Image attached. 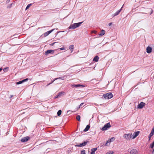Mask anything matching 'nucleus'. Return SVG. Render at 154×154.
<instances>
[{
	"instance_id": "obj_1",
	"label": "nucleus",
	"mask_w": 154,
	"mask_h": 154,
	"mask_svg": "<svg viewBox=\"0 0 154 154\" xmlns=\"http://www.w3.org/2000/svg\"><path fill=\"white\" fill-rule=\"evenodd\" d=\"M83 22H80L77 23H75L74 24H73L71 25H70L69 27V29H74L76 28L77 27H79V26H80L81 24Z\"/></svg>"
},
{
	"instance_id": "obj_2",
	"label": "nucleus",
	"mask_w": 154,
	"mask_h": 154,
	"mask_svg": "<svg viewBox=\"0 0 154 154\" xmlns=\"http://www.w3.org/2000/svg\"><path fill=\"white\" fill-rule=\"evenodd\" d=\"M103 97L106 99H109L113 97L112 94L111 93H107L103 94Z\"/></svg>"
},
{
	"instance_id": "obj_3",
	"label": "nucleus",
	"mask_w": 154,
	"mask_h": 154,
	"mask_svg": "<svg viewBox=\"0 0 154 154\" xmlns=\"http://www.w3.org/2000/svg\"><path fill=\"white\" fill-rule=\"evenodd\" d=\"M111 127L109 123H108L105 124L104 126L101 128L102 131H105Z\"/></svg>"
},
{
	"instance_id": "obj_4",
	"label": "nucleus",
	"mask_w": 154,
	"mask_h": 154,
	"mask_svg": "<svg viewBox=\"0 0 154 154\" xmlns=\"http://www.w3.org/2000/svg\"><path fill=\"white\" fill-rule=\"evenodd\" d=\"M122 8H123V6L121 7V9L120 10L118 11H116V12H115L114 14H112V17H114L118 15L119 14L120 12L121 11Z\"/></svg>"
},
{
	"instance_id": "obj_5",
	"label": "nucleus",
	"mask_w": 154,
	"mask_h": 154,
	"mask_svg": "<svg viewBox=\"0 0 154 154\" xmlns=\"http://www.w3.org/2000/svg\"><path fill=\"white\" fill-rule=\"evenodd\" d=\"M145 105V103L143 102H141L138 104L137 108L139 109H142Z\"/></svg>"
},
{
	"instance_id": "obj_6",
	"label": "nucleus",
	"mask_w": 154,
	"mask_h": 154,
	"mask_svg": "<svg viewBox=\"0 0 154 154\" xmlns=\"http://www.w3.org/2000/svg\"><path fill=\"white\" fill-rule=\"evenodd\" d=\"M130 133H129L124 134L123 136V137L125 139L127 140H129L130 139Z\"/></svg>"
},
{
	"instance_id": "obj_7",
	"label": "nucleus",
	"mask_w": 154,
	"mask_h": 154,
	"mask_svg": "<svg viewBox=\"0 0 154 154\" xmlns=\"http://www.w3.org/2000/svg\"><path fill=\"white\" fill-rule=\"evenodd\" d=\"M29 139V137L27 136L24 138H23L21 140V141L22 142H25L27 141Z\"/></svg>"
},
{
	"instance_id": "obj_8",
	"label": "nucleus",
	"mask_w": 154,
	"mask_h": 154,
	"mask_svg": "<svg viewBox=\"0 0 154 154\" xmlns=\"http://www.w3.org/2000/svg\"><path fill=\"white\" fill-rule=\"evenodd\" d=\"M54 29H52L50 31H47L44 33V36L45 37L48 36L49 34L52 32Z\"/></svg>"
},
{
	"instance_id": "obj_9",
	"label": "nucleus",
	"mask_w": 154,
	"mask_h": 154,
	"mask_svg": "<svg viewBox=\"0 0 154 154\" xmlns=\"http://www.w3.org/2000/svg\"><path fill=\"white\" fill-rule=\"evenodd\" d=\"M54 52V51L52 50H48L46 51L45 52V54L47 55L48 54L51 53H53Z\"/></svg>"
},
{
	"instance_id": "obj_10",
	"label": "nucleus",
	"mask_w": 154,
	"mask_h": 154,
	"mask_svg": "<svg viewBox=\"0 0 154 154\" xmlns=\"http://www.w3.org/2000/svg\"><path fill=\"white\" fill-rule=\"evenodd\" d=\"M146 51L147 53H150L152 52V48L151 47L148 46L146 48Z\"/></svg>"
},
{
	"instance_id": "obj_11",
	"label": "nucleus",
	"mask_w": 154,
	"mask_h": 154,
	"mask_svg": "<svg viewBox=\"0 0 154 154\" xmlns=\"http://www.w3.org/2000/svg\"><path fill=\"white\" fill-rule=\"evenodd\" d=\"M28 80V79L26 78L25 79H23L22 81H20L16 83L17 85H19L21 84L24 82H26Z\"/></svg>"
},
{
	"instance_id": "obj_12",
	"label": "nucleus",
	"mask_w": 154,
	"mask_h": 154,
	"mask_svg": "<svg viewBox=\"0 0 154 154\" xmlns=\"http://www.w3.org/2000/svg\"><path fill=\"white\" fill-rule=\"evenodd\" d=\"M139 132V131L135 132L133 134V137L132 139H134L138 135Z\"/></svg>"
},
{
	"instance_id": "obj_13",
	"label": "nucleus",
	"mask_w": 154,
	"mask_h": 154,
	"mask_svg": "<svg viewBox=\"0 0 154 154\" xmlns=\"http://www.w3.org/2000/svg\"><path fill=\"white\" fill-rule=\"evenodd\" d=\"M154 134V128H153L151 131V133L149 134V140H150V139L151 137L152 136V135Z\"/></svg>"
},
{
	"instance_id": "obj_14",
	"label": "nucleus",
	"mask_w": 154,
	"mask_h": 154,
	"mask_svg": "<svg viewBox=\"0 0 154 154\" xmlns=\"http://www.w3.org/2000/svg\"><path fill=\"white\" fill-rule=\"evenodd\" d=\"M130 154H137V151L135 149L131 150L130 152Z\"/></svg>"
},
{
	"instance_id": "obj_15",
	"label": "nucleus",
	"mask_w": 154,
	"mask_h": 154,
	"mask_svg": "<svg viewBox=\"0 0 154 154\" xmlns=\"http://www.w3.org/2000/svg\"><path fill=\"white\" fill-rule=\"evenodd\" d=\"M99 57L97 56H96L93 59V61H95V62H97L98 61L99 59Z\"/></svg>"
},
{
	"instance_id": "obj_16",
	"label": "nucleus",
	"mask_w": 154,
	"mask_h": 154,
	"mask_svg": "<svg viewBox=\"0 0 154 154\" xmlns=\"http://www.w3.org/2000/svg\"><path fill=\"white\" fill-rule=\"evenodd\" d=\"M97 148H95L92 149H91V154H95V152L97 150Z\"/></svg>"
},
{
	"instance_id": "obj_17",
	"label": "nucleus",
	"mask_w": 154,
	"mask_h": 154,
	"mask_svg": "<svg viewBox=\"0 0 154 154\" xmlns=\"http://www.w3.org/2000/svg\"><path fill=\"white\" fill-rule=\"evenodd\" d=\"M86 142H84L80 144V145L77 146L82 147L85 145L87 144Z\"/></svg>"
},
{
	"instance_id": "obj_18",
	"label": "nucleus",
	"mask_w": 154,
	"mask_h": 154,
	"mask_svg": "<svg viewBox=\"0 0 154 154\" xmlns=\"http://www.w3.org/2000/svg\"><path fill=\"white\" fill-rule=\"evenodd\" d=\"M105 31L103 29H102L100 33L99 34V35L100 36H102L105 34Z\"/></svg>"
},
{
	"instance_id": "obj_19",
	"label": "nucleus",
	"mask_w": 154,
	"mask_h": 154,
	"mask_svg": "<svg viewBox=\"0 0 154 154\" xmlns=\"http://www.w3.org/2000/svg\"><path fill=\"white\" fill-rule=\"evenodd\" d=\"M90 127V125H87V126H86V127L84 129V132H86V131H87L89 129Z\"/></svg>"
},
{
	"instance_id": "obj_20",
	"label": "nucleus",
	"mask_w": 154,
	"mask_h": 154,
	"mask_svg": "<svg viewBox=\"0 0 154 154\" xmlns=\"http://www.w3.org/2000/svg\"><path fill=\"white\" fill-rule=\"evenodd\" d=\"M58 79H60L62 80H63L64 77H60L59 78H55L53 81H52L50 83H51V84L52 83Z\"/></svg>"
},
{
	"instance_id": "obj_21",
	"label": "nucleus",
	"mask_w": 154,
	"mask_h": 154,
	"mask_svg": "<svg viewBox=\"0 0 154 154\" xmlns=\"http://www.w3.org/2000/svg\"><path fill=\"white\" fill-rule=\"evenodd\" d=\"M64 92H60L58 94H57V97H60L62 96L63 94L64 93Z\"/></svg>"
},
{
	"instance_id": "obj_22",
	"label": "nucleus",
	"mask_w": 154,
	"mask_h": 154,
	"mask_svg": "<svg viewBox=\"0 0 154 154\" xmlns=\"http://www.w3.org/2000/svg\"><path fill=\"white\" fill-rule=\"evenodd\" d=\"M62 111L61 110H58L57 112V115L58 116H59L61 114Z\"/></svg>"
},
{
	"instance_id": "obj_23",
	"label": "nucleus",
	"mask_w": 154,
	"mask_h": 154,
	"mask_svg": "<svg viewBox=\"0 0 154 154\" xmlns=\"http://www.w3.org/2000/svg\"><path fill=\"white\" fill-rule=\"evenodd\" d=\"M32 5V4H28L27 6H26V10H27Z\"/></svg>"
},
{
	"instance_id": "obj_24",
	"label": "nucleus",
	"mask_w": 154,
	"mask_h": 154,
	"mask_svg": "<svg viewBox=\"0 0 154 154\" xmlns=\"http://www.w3.org/2000/svg\"><path fill=\"white\" fill-rule=\"evenodd\" d=\"M76 119L79 121H80V116L79 115H78L76 116Z\"/></svg>"
},
{
	"instance_id": "obj_25",
	"label": "nucleus",
	"mask_w": 154,
	"mask_h": 154,
	"mask_svg": "<svg viewBox=\"0 0 154 154\" xmlns=\"http://www.w3.org/2000/svg\"><path fill=\"white\" fill-rule=\"evenodd\" d=\"M73 48H74V46L73 45H71L69 46V49H70L71 50H73Z\"/></svg>"
},
{
	"instance_id": "obj_26",
	"label": "nucleus",
	"mask_w": 154,
	"mask_h": 154,
	"mask_svg": "<svg viewBox=\"0 0 154 154\" xmlns=\"http://www.w3.org/2000/svg\"><path fill=\"white\" fill-rule=\"evenodd\" d=\"M75 87H76V88L79 87H84V86L83 85H80V84L76 85H75Z\"/></svg>"
},
{
	"instance_id": "obj_27",
	"label": "nucleus",
	"mask_w": 154,
	"mask_h": 154,
	"mask_svg": "<svg viewBox=\"0 0 154 154\" xmlns=\"http://www.w3.org/2000/svg\"><path fill=\"white\" fill-rule=\"evenodd\" d=\"M110 142H109V140H108L106 143L105 144V146H109V144H110Z\"/></svg>"
},
{
	"instance_id": "obj_28",
	"label": "nucleus",
	"mask_w": 154,
	"mask_h": 154,
	"mask_svg": "<svg viewBox=\"0 0 154 154\" xmlns=\"http://www.w3.org/2000/svg\"><path fill=\"white\" fill-rule=\"evenodd\" d=\"M81 154H85V150H82L81 152Z\"/></svg>"
},
{
	"instance_id": "obj_29",
	"label": "nucleus",
	"mask_w": 154,
	"mask_h": 154,
	"mask_svg": "<svg viewBox=\"0 0 154 154\" xmlns=\"http://www.w3.org/2000/svg\"><path fill=\"white\" fill-rule=\"evenodd\" d=\"M114 140V137H112L110 139H109L108 140H109V142H111L113 140Z\"/></svg>"
},
{
	"instance_id": "obj_30",
	"label": "nucleus",
	"mask_w": 154,
	"mask_h": 154,
	"mask_svg": "<svg viewBox=\"0 0 154 154\" xmlns=\"http://www.w3.org/2000/svg\"><path fill=\"white\" fill-rule=\"evenodd\" d=\"M97 32L96 31H94V30L92 31H91V33H94V34H96Z\"/></svg>"
},
{
	"instance_id": "obj_31",
	"label": "nucleus",
	"mask_w": 154,
	"mask_h": 154,
	"mask_svg": "<svg viewBox=\"0 0 154 154\" xmlns=\"http://www.w3.org/2000/svg\"><path fill=\"white\" fill-rule=\"evenodd\" d=\"M12 3H11V4H10L8 6V8H11V7H12Z\"/></svg>"
},
{
	"instance_id": "obj_32",
	"label": "nucleus",
	"mask_w": 154,
	"mask_h": 154,
	"mask_svg": "<svg viewBox=\"0 0 154 154\" xmlns=\"http://www.w3.org/2000/svg\"><path fill=\"white\" fill-rule=\"evenodd\" d=\"M154 146V144H151L150 145V147H151V148L152 149Z\"/></svg>"
},
{
	"instance_id": "obj_33",
	"label": "nucleus",
	"mask_w": 154,
	"mask_h": 154,
	"mask_svg": "<svg viewBox=\"0 0 154 154\" xmlns=\"http://www.w3.org/2000/svg\"><path fill=\"white\" fill-rule=\"evenodd\" d=\"M60 49L61 50H65V48H64V47L60 48Z\"/></svg>"
},
{
	"instance_id": "obj_34",
	"label": "nucleus",
	"mask_w": 154,
	"mask_h": 154,
	"mask_svg": "<svg viewBox=\"0 0 154 154\" xmlns=\"http://www.w3.org/2000/svg\"><path fill=\"white\" fill-rule=\"evenodd\" d=\"M130 135H131V136L130 137V138H131L132 139L133 137V134H130Z\"/></svg>"
},
{
	"instance_id": "obj_35",
	"label": "nucleus",
	"mask_w": 154,
	"mask_h": 154,
	"mask_svg": "<svg viewBox=\"0 0 154 154\" xmlns=\"http://www.w3.org/2000/svg\"><path fill=\"white\" fill-rule=\"evenodd\" d=\"M113 153V152H107L106 154H112Z\"/></svg>"
},
{
	"instance_id": "obj_36",
	"label": "nucleus",
	"mask_w": 154,
	"mask_h": 154,
	"mask_svg": "<svg viewBox=\"0 0 154 154\" xmlns=\"http://www.w3.org/2000/svg\"><path fill=\"white\" fill-rule=\"evenodd\" d=\"M56 42H54L51 44H50V45L51 46H53L54 45L55 43H56Z\"/></svg>"
},
{
	"instance_id": "obj_37",
	"label": "nucleus",
	"mask_w": 154,
	"mask_h": 154,
	"mask_svg": "<svg viewBox=\"0 0 154 154\" xmlns=\"http://www.w3.org/2000/svg\"><path fill=\"white\" fill-rule=\"evenodd\" d=\"M8 69V68H4V69H3V70L4 71H6V70L7 69Z\"/></svg>"
},
{
	"instance_id": "obj_38",
	"label": "nucleus",
	"mask_w": 154,
	"mask_h": 154,
	"mask_svg": "<svg viewBox=\"0 0 154 154\" xmlns=\"http://www.w3.org/2000/svg\"><path fill=\"white\" fill-rule=\"evenodd\" d=\"M84 104V103H82L80 105V106H79V108H80V107L82 106L83 104Z\"/></svg>"
},
{
	"instance_id": "obj_39",
	"label": "nucleus",
	"mask_w": 154,
	"mask_h": 154,
	"mask_svg": "<svg viewBox=\"0 0 154 154\" xmlns=\"http://www.w3.org/2000/svg\"><path fill=\"white\" fill-rule=\"evenodd\" d=\"M10 0H7L6 1V3H8L10 2Z\"/></svg>"
},
{
	"instance_id": "obj_40",
	"label": "nucleus",
	"mask_w": 154,
	"mask_h": 154,
	"mask_svg": "<svg viewBox=\"0 0 154 154\" xmlns=\"http://www.w3.org/2000/svg\"><path fill=\"white\" fill-rule=\"evenodd\" d=\"M50 149H49V148H48V149H46V151L48 152L49 151H50Z\"/></svg>"
},
{
	"instance_id": "obj_41",
	"label": "nucleus",
	"mask_w": 154,
	"mask_h": 154,
	"mask_svg": "<svg viewBox=\"0 0 154 154\" xmlns=\"http://www.w3.org/2000/svg\"><path fill=\"white\" fill-rule=\"evenodd\" d=\"M75 85H72L71 86L73 87H75Z\"/></svg>"
},
{
	"instance_id": "obj_42",
	"label": "nucleus",
	"mask_w": 154,
	"mask_h": 154,
	"mask_svg": "<svg viewBox=\"0 0 154 154\" xmlns=\"http://www.w3.org/2000/svg\"><path fill=\"white\" fill-rule=\"evenodd\" d=\"M112 24V23H109V26H111V25Z\"/></svg>"
},
{
	"instance_id": "obj_43",
	"label": "nucleus",
	"mask_w": 154,
	"mask_h": 154,
	"mask_svg": "<svg viewBox=\"0 0 154 154\" xmlns=\"http://www.w3.org/2000/svg\"><path fill=\"white\" fill-rule=\"evenodd\" d=\"M2 69V68H0V72H1Z\"/></svg>"
},
{
	"instance_id": "obj_44",
	"label": "nucleus",
	"mask_w": 154,
	"mask_h": 154,
	"mask_svg": "<svg viewBox=\"0 0 154 154\" xmlns=\"http://www.w3.org/2000/svg\"><path fill=\"white\" fill-rule=\"evenodd\" d=\"M51 84V83H50L48 84H47V86H48V85H50Z\"/></svg>"
},
{
	"instance_id": "obj_45",
	"label": "nucleus",
	"mask_w": 154,
	"mask_h": 154,
	"mask_svg": "<svg viewBox=\"0 0 154 154\" xmlns=\"http://www.w3.org/2000/svg\"><path fill=\"white\" fill-rule=\"evenodd\" d=\"M13 96V95H11V96H10V98H11Z\"/></svg>"
},
{
	"instance_id": "obj_46",
	"label": "nucleus",
	"mask_w": 154,
	"mask_h": 154,
	"mask_svg": "<svg viewBox=\"0 0 154 154\" xmlns=\"http://www.w3.org/2000/svg\"><path fill=\"white\" fill-rule=\"evenodd\" d=\"M152 144H154V141L152 143Z\"/></svg>"
},
{
	"instance_id": "obj_47",
	"label": "nucleus",
	"mask_w": 154,
	"mask_h": 154,
	"mask_svg": "<svg viewBox=\"0 0 154 154\" xmlns=\"http://www.w3.org/2000/svg\"><path fill=\"white\" fill-rule=\"evenodd\" d=\"M57 97V95H56V98H57V97Z\"/></svg>"
},
{
	"instance_id": "obj_48",
	"label": "nucleus",
	"mask_w": 154,
	"mask_h": 154,
	"mask_svg": "<svg viewBox=\"0 0 154 154\" xmlns=\"http://www.w3.org/2000/svg\"><path fill=\"white\" fill-rule=\"evenodd\" d=\"M69 111H68L67 112V113H68Z\"/></svg>"
}]
</instances>
